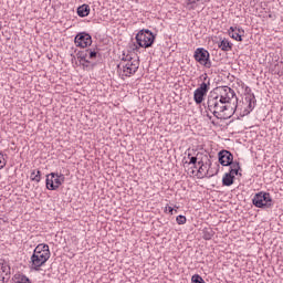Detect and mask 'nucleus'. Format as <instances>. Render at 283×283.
I'll use <instances>...</instances> for the list:
<instances>
[{"label": "nucleus", "instance_id": "7", "mask_svg": "<svg viewBox=\"0 0 283 283\" xmlns=\"http://www.w3.org/2000/svg\"><path fill=\"white\" fill-rule=\"evenodd\" d=\"M195 61L203 67H211V60H209V51L205 50L203 48H198L193 54Z\"/></svg>", "mask_w": 283, "mask_h": 283}, {"label": "nucleus", "instance_id": "2", "mask_svg": "<svg viewBox=\"0 0 283 283\" xmlns=\"http://www.w3.org/2000/svg\"><path fill=\"white\" fill-rule=\"evenodd\" d=\"M51 255L50 245L45 243L38 244L31 255L30 266L32 271H41V266H44Z\"/></svg>", "mask_w": 283, "mask_h": 283}, {"label": "nucleus", "instance_id": "27", "mask_svg": "<svg viewBox=\"0 0 283 283\" xmlns=\"http://www.w3.org/2000/svg\"><path fill=\"white\" fill-rule=\"evenodd\" d=\"M165 211H169L171 214H174V209L170 206L166 207Z\"/></svg>", "mask_w": 283, "mask_h": 283}, {"label": "nucleus", "instance_id": "3", "mask_svg": "<svg viewBox=\"0 0 283 283\" xmlns=\"http://www.w3.org/2000/svg\"><path fill=\"white\" fill-rule=\"evenodd\" d=\"M138 60H133L129 55L123 57L122 62L118 65L122 78L136 74V72H138Z\"/></svg>", "mask_w": 283, "mask_h": 283}, {"label": "nucleus", "instance_id": "16", "mask_svg": "<svg viewBox=\"0 0 283 283\" xmlns=\"http://www.w3.org/2000/svg\"><path fill=\"white\" fill-rule=\"evenodd\" d=\"M219 48L223 51V52H229L231 51V42H229V40H222L219 44Z\"/></svg>", "mask_w": 283, "mask_h": 283}, {"label": "nucleus", "instance_id": "22", "mask_svg": "<svg viewBox=\"0 0 283 283\" xmlns=\"http://www.w3.org/2000/svg\"><path fill=\"white\" fill-rule=\"evenodd\" d=\"M15 283H30V279H28L25 275H19Z\"/></svg>", "mask_w": 283, "mask_h": 283}, {"label": "nucleus", "instance_id": "23", "mask_svg": "<svg viewBox=\"0 0 283 283\" xmlns=\"http://www.w3.org/2000/svg\"><path fill=\"white\" fill-rule=\"evenodd\" d=\"M80 63H82V65H83L84 67H87V65H85V63H90V60H87V56L82 55V56H81V60H80Z\"/></svg>", "mask_w": 283, "mask_h": 283}, {"label": "nucleus", "instance_id": "13", "mask_svg": "<svg viewBox=\"0 0 283 283\" xmlns=\"http://www.w3.org/2000/svg\"><path fill=\"white\" fill-rule=\"evenodd\" d=\"M234 177L231 174L226 172L222 178L223 187H231L233 185Z\"/></svg>", "mask_w": 283, "mask_h": 283}, {"label": "nucleus", "instance_id": "20", "mask_svg": "<svg viewBox=\"0 0 283 283\" xmlns=\"http://www.w3.org/2000/svg\"><path fill=\"white\" fill-rule=\"evenodd\" d=\"M191 282L192 283H206L205 280L202 279V276H200L199 274L192 275Z\"/></svg>", "mask_w": 283, "mask_h": 283}, {"label": "nucleus", "instance_id": "4", "mask_svg": "<svg viewBox=\"0 0 283 283\" xmlns=\"http://www.w3.org/2000/svg\"><path fill=\"white\" fill-rule=\"evenodd\" d=\"M155 39L156 36H154V33L149 30H140L136 34V42L139 48H151Z\"/></svg>", "mask_w": 283, "mask_h": 283}, {"label": "nucleus", "instance_id": "1", "mask_svg": "<svg viewBox=\"0 0 283 283\" xmlns=\"http://www.w3.org/2000/svg\"><path fill=\"white\" fill-rule=\"evenodd\" d=\"M207 117L211 119V115L219 120H227L235 114L238 109V97L235 91L229 86H219L210 92L205 104Z\"/></svg>", "mask_w": 283, "mask_h": 283}, {"label": "nucleus", "instance_id": "9", "mask_svg": "<svg viewBox=\"0 0 283 283\" xmlns=\"http://www.w3.org/2000/svg\"><path fill=\"white\" fill-rule=\"evenodd\" d=\"M254 207L262 209L263 207H271V195L266 192L256 193L253 198Z\"/></svg>", "mask_w": 283, "mask_h": 283}, {"label": "nucleus", "instance_id": "11", "mask_svg": "<svg viewBox=\"0 0 283 283\" xmlns=\"http://www.w3.org/2000/svg\"><path fill=\"white\" fill-rule=\"evenodd\" d=\"M219 163L222 167H229L233 165V155L229 150L219 151Z\"/></svg>", "mask_w": 283, "mask_h": 283}, {"label": "nucleus", "instance_id": "14", "mask_svg": "<svg viewBox=\"0 0 283 283\" xmlns=\"http://www.w3.org/2000/svg\"><path fill=\"white\" fill-rule=\"evenodd\" d=\"M77 14L78 17H87L90 14V6L82 4L77 8Z\"/></svg>", "mask_w": 283, "mask_h": 283}, {"label": "nucleus", "instance_id": "24", "mask_svg": "<svg viewBox=\"0 0 283 283\" xmlns=\"http://www.w3.org/2000/svg\"><path fill=\"white\" fill-rule=\"evenodd\" d=\"M6 167V159H3V153L0 151V169Z\"/></svg>", "mask_w": 283, "mask_h": 283}, {"label": "nucleus", "instance_id": "10", "mask_svg": "<svg viewBox=\"0 0 283 283\" xmlns=\"http://www.w3.org/2000/svg\"><path fill=\"white\" fill-rule=\"evenodd\" d=\"M77 48H90L92 45V35L88 33H80L75 36Z\"/></svg>", "mask_w": 283, "mask_h": 283}, {"label": "nucleus", "instance_id": "25", "mask_svg": "<svg viewBox=\"0 0 283 283\" xmlns=\"http://www.w3.org/2000/svg\"><path fill=\"white\" fill-rule=\"evenodd\" d=\"M88 59H96V51H88Z\"/></svg>", "mask_w": 283, "mask_h": 283}, {"label": "nucleus", "instance_id": "21", "mask_svg": "<svg viewBox=\"0 0 283 283\" xmlns=\"http://www.w3.org/2000/svg\"><path fill=\"white\" fill-rule=\"evenodd\" d=\"M177 224H187V217L179 214L177 218Z\"/></svg>", "mask_w": 283, "mask_h": 283}, {"label": "nucleus", "instance_id": "15", "mask_svg": "<svg viewBox=\"0 0 283 283\" xmlns=\"http://www.w3.org/2000/svg\"><path fill=\"white\" fill-rule=\"evenodd\" d=\"M239 171H240V164L234 163L230 165V171L228 174H230V176H233V178H235Z\"/></svg>", "mask_w": 283, "mask_h": 283}, {"label": "nucleus", "instance_id": "18", "mask_svg": "<svg viewBox=\"0 0 283 283\" xmlns=\"http://www.w3.org/2000/svg\"><path fill=\"white\" fill-rule=\"evenodd\" d=\"M229 35L231 36V39H234V41H242V35L235 32V29L233 27L230 28Z\"/></svg>", "mask_w": 283, "mask_h": 283}, {"label": "nucleus", "instance_id": "26", "mask_svg": "<svg viewBox=\"0 0 283 283\" xmlns=\"http://www.w3.org/2000/svg\"><path fill=\"white\" fill-rule=\"evenodd\" d=\"M203 238H205V240H211L212 234H211V233H206V234L203 235Z\"/></svg>", "mask_w": 283, "mask_h": 283}, {"label": "nucleus", "instance_id": "6", "mask_svg": "<svg viewBox=\"0 0 283 283\" xmlns=\"http://www.w3.org/2000/svg\"><path fill=\"white\" fill-rule=\"evenodd\" d=\"M188 165H197L199 166V168L197 169L198 171V176L200 178H205V176H208L209 175V165H211L210 163L209 164H205L203 160H199L198 158V155L196 157L191 156V154H188Z\"/></svg>", "mask_w": 283, "mask_h": 283}, {"label": "nucleus", "instance_id": "8", "mask_svg": "<svg viewBox=\"0 0 283 283\" xmlns=\"http://www.w3.org/2000/svg\"><path fill=\"white\" fill-rule=\"evenodd\" d=\"M209 85L211 83L202 82L200 86L193 93V101L197 105H200L205 101L206 94L209 92Z\"/></svg>", "mask_w": 283, "mask_h": 283}, {"label": "nucleus", "instance_id": "12", "mask_svg": "<svg viewBox=\"0 0 283 283\" xmlns=\"http://www.w3.org/2000/svg\"><path fill=\"white\" fill-rule=\"evenodd\" d=\"M10 282V265L8 263H0V283Z\"/></svg>", "mask_w": 283, "mask_h": 283}, {"label": "nucleus", "instance_id": "19", "mask_svg": "<svg viewBox=\"0 0 283 283\" xmlns=\"http://www.w3.org/2000/svg\"><path fill=\"white\" fill-rule=\"evenodd\" d=\"M30 178L34 182H41V170H32Z\"/></svg>", "mask_w": 283, "mask_h": 283}, {"label": "nucleus", "instance_id": "17", "mask_svg": "<svg viewBox=\"0 0 283 283\" xmlns=\"http://www.w3.org/2000/svg\"><path fill=\"white\" fill-rule=\"evenodd\" d=\"M245 103L248 104V109H245V113L250 114L255 107V102H253V98L251 97H245Z\"/></svg>", "mask_w": 283, "mask_h": 283}, {"label": "nucleus", "instance_id": "5", "mask_svg": "<svg viewBox=\"0 0 283 283\" xmlns=\"http://www.w3.org/2000/svg\"><path fill=\"white\" fill-rule=\"evenodd\" d=\"M65 182V175L51 172L46 175V189L49 191H56L61 185Z\"/></svg>", "mask_w": 283, "mask_h": 283}]
</instances>
